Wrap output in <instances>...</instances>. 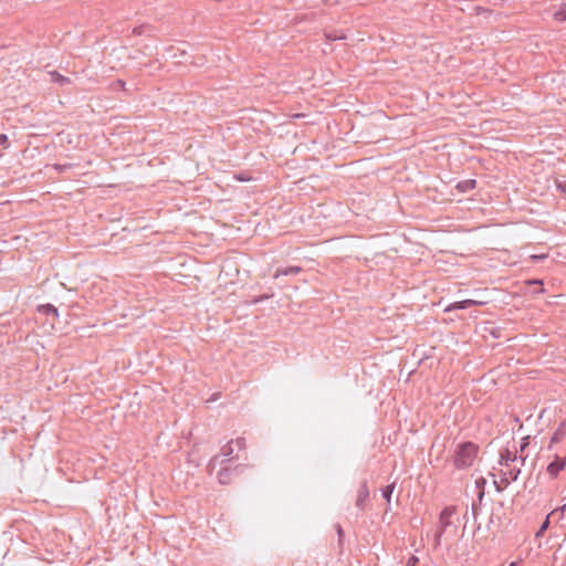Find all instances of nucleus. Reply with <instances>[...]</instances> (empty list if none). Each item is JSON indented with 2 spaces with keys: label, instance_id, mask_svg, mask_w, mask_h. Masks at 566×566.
<instances>
[{
  "label": "nucleus",
  "instance_id": "f257e3e1",
  "mask_svg": "<svg viewBox=\"0 0 566 566\" xmlns=\"http://www.w3.org/2000/svg\"><path fill=\"white\" fill-rule=\"evenodd\" d=\"M479 446L471 441H464L457 446L452 463L457 470H464L473 465L479 453Z\"/></svg>",
  "mask_w": 566,
  "mask_h": 566
},
{
  "label": "nucleus",
  "instance_id": "f03ea898",
  "mask_svg": "<svg viewBox=\"0 0 566 566\" xmlns=\"http://www.w3.org/2000/svg\"><path fill=\"white\" fill-rule=\"evenodd\" d=\"M233 440L229 441L227 444H224L219 454H216L211 458V460L208 463V472L212 474L213 470L218 464L223 465L226 462H230L233 459Z\"/></svg>",
  "mask_w": 566,
  "mask_h": 566
},
{
  "label": "nucleus",
  "instance_id": "7ed1b4c3",
  "mask_svg": "<svg viewBox=\"0 0 566 566\" xmlns=\"http://www.w3.org/2000/svg\"><path fill=\"white\" fill-rule=\"evenodd\" d=\"M455 506H447L439 514L438 531L440 533H448L453 526L452 517L455 515Z\"/></svg>",
  "mask_w": 566,
  "mask_h": 566
},
{
  "label": "nucleus",
  "instance_id": "20e7f679",
  "mask_svg": "<svg viewBox=\"0 0 566 566\" xmlns=\"http://www.w3.org/2000/svg\"><path fill=\"white\" fill-rule=\"evenodd\" d=\"M566 468V455L554 454L553 460L546 467V473L553 480L557 479Z\"/></svg>",
  "mask_w": 566,
  "mask_h": 566
},
{
  "label": "nucleus",
  "instance_id": "39448f33",
  "mask_svg": "<svg viewBox=\"0 0 566 566\" xmlns=\"http://www.w3.org/2000/svg\"><path fill=\"white\" fill-rule=\"evenodd\" d=\"M243 468L244 467L242 464H238L234 468L222 467L217 473L218 482L222 485L230 484L232 482L233 475L241 472Z\"/></svg>",
  "mask_w": 566,
  "mask_h": 566
},
{
  "label": "nucleus",
  "instance_id": "423d86ee",
  "mask_svg": "<svg viewBox=\"0 0 566 566\" xmlns=\"http://www.w3.org/2000/svg\"><path fill=\"white\" fill-rule=\"evenodd\" d=\"M368 499H369L368 483H367V480H364L357 490V495H356V501H355V506L360 513H363L366 510Z\"/></svg>",
  "mask_w": 566,
  "mask_h": 566
},
{
  "label": "nucleus",
  "instance_id": "0eeeda50",
  "mask_svg": "<svg viewBox=\"0 0 566 566\" xmlns=\"http://www.w3.org/2000/svg\"><path fill=\"white\" fill-rule=\"evenodd\" d=\"M566 437V421H563L558 424L553 436L551 437L549 443L547 446L548 450L553 449L554 444L560 443Z\"/></svg>",
  "mask_w": 566,
  "mask_h": 566
},
{
  "label": "nucleus",
  "instance_id": "6e6552de",
  "mask_svg": "<svg viewBox=\"0 0 566 566\" xmlns=\"http://www.w3.org/2000/svg\"><path fill=\"white\" fill-rule=\"evenodd\" d=\"M482 304H484V302H479V301H474V300H463V301L454 302V303L448 305L444 311L451 312V311H455V310H465L471 306L482 305Z\"/></svg>",
  "mask_w": 566,
  "mask_h": 566
},
{
  "label": "nucleus",
  "instance_id": "1a4fd4ad",
  "mask_svg": "<svg viewBox=\"0 0 566 566\" xmlns=\"http://www.w3.org/2000/svg\"><path fill=\"white\" fill-rule=\"evenodd\" d=\"M302 271H303L302 268L296 266V265H292V266H287V268H277L273 276L275 279H277L281 275H296V274L301 273Z\"/></svg>",
  "mask_w": 566,
  "mask_h": 566
},
{
  "label": "nucleus",
  "instance_id": "9d476101",
  "mask_svg": "<svg viewBox=\"0 0 566 566\" xmlns=\"http://www.w3.org/2000/svg\"><path fill=\"white\" fill-rule=\"evenodd\" d=\"M517 459L516 452H512L510 449H505L500 453V464L509 467L510 462H513Z\"/></svg>",
  "mask_w": 566,
  "mask_h": 566
},
{
  "label": "nucleus",
  "instance_id": "9b49d317",
  "mask_svg": "<svg viewBox=\"0 0 566 566\" xmlns=\"http://www.w3.org/2000/svg\"><path fill=\"white\" fill-rule=\"evenodd\" d=\"M38 312L42 313V314H45V315H52L54 317L59 316L57 308L54 305H52V304L39 305Z\"/></svg>",
  "mask_w": 566,
  "mask_h": 566
},
{
  "label": "nucleus",
  "instance_id": "f8f14e48",
  "mask_svg": "<svg viewBox=\"0 0 566 566\" xmlns=\"http://www.w3.org/2000/svg\"><path fill=\"white\" fill-rule=\"evenodd\" d=\"M51 80L53 83H56L60 85H66L71 82L69 77L63 76L62 74H60L56 71L51 72Z\"/></svg>",
  "mask_w": 566,
  "mask_h": 566
},
{
  "label": "nucleus",
  "instance_id": "ddd939ff",
  "mask_svg": "<svg viewBox=\"0 0 566 566\" xmlns=\"http://www.w3.org/2000/svg\"><path fill=\"white\" fill-rule=\"evenodd\" d=\"M475 186H476V181L474 179H468V180L459 182L457 188L460 191H469V190L474 189Z\"/></svg>",
  "mask_w": 566,
  "mask_h": 566
},
{
  "label": "nucleus",
  "instance_id": "4468645a",
  "mask_svg": "<svg viewBox=\"0 0 566 566\" xmlns=\"http://www.w3.org/2000/svg\"><path fill=\"white\" fill-rule=\"evenodd\" d=\"M510 479L506 476V473H503V476L500 481H494V486L497 492L504 491L510 485Z\"/></svg>",
  "mask_w": 566,
  "mask_h": 566
},
{
  "label": "nucleus",
  "instance_id": "2eb2a0df",
  "mask_svg": "<svg viewBox=\"0 0 566 566\" xmlns=\"http://www.w3.org/2000/svg\"><path fill=\"white\" fill-rule=\"evenodd\" d=\"M485 483H486V481H485V479H484V478H479V479L475 481V486H476V489L479 490V494H478L479 503H481V501L483 500Z\"/></svg>",
  "mask_w": 566,
  "mask_h": 566
},
{
  "label": "nucleus",
  "instance_id": "dca6fc26",
  "mask_svg": "<svg viewBox=\"0 0 566 566\" xmlns=\"http://www.w3.org/2000/svg\"><path fill=\"white\" fill-rule=\"evenodd\" d=\"M395 486H396V483L394 482V483L386 485L385 488L381 489V495L388 503L390 502Z\"/></svg>",
  "mask_w": 566,
  "mask_h": 566
},
{
  "label": "nucleus",
  "instance_id": "f3484780",
  "mask_svg": "<svg viewBox=\"0 0 566 566\" xmlns=\"http://www.w3.org/2000/svg\"><path fill=\"white\" fill-rule=\"evenodd\" d=\"M554 19L558 22L566 21V3L562 4L560 8L554 13Z\"/></svg>",
  "mask_w": 566,
  "mask_h": 566
},
{
  "label": "nucleus",
  "instance_id": "a211bd4d",
  "mask_svg": "<svg viewBox=\"0 0 566 566\" xmlns=\"http://www.w3.org/2000/svg\"><path fill=\"white\" fill-rule=\"evenodd\" d=\"M506 473V476L510 479V482L512 481H516L520 473H521V469H517V468H513V469H510Z\"/></svg>",
  "mask_w": 566,
  "mask_h": 566
},
{
  "label": "nucleus",
  "instance_id": "6ab92c4d",
  "mask_svg": "<svg viewBox=\"0 0 566 566\" xmlns=\"http://www.w3.org/2000/svg\"><path fill=\"white\" fill-rule=\"evenodd\" d=\"M549 526V515L545 518V521L543 522V524L541 525V527L538 528L537 533H536V536H542L546 530L548 528Z\"/></svg>",
  "mask_w": 566,
  "mask_h": 566
},
{
  "label": "nucleus",
  "instance_id": "aec40b11",
  "mask_svg": "<svg viewBox=\"0 0 566 566\" xmlns=\"http://www.w3.org/2000/svg\"><path fill=\"white\" fill-rule=\"evenodd\" d=\"M233 446H235L238 450L245 449V439L242 437L237 438L235 440H233Z\"/></svg>",
  "mask_w": 566,
  "mask_h": 566
},
{
  "label": "nucleus",
  "instance_id": "412c9836",
  "mask_svg": "<svg viewBox=\"0 0 566 566\" xmlns=\"http://www.w3.org/2000/svg\"><path fill=\"white\" fill-rule=\"evenodd\" d=\"M444 533H440V531H436L434 534V541H433V547L437 549L441 545V538Z\"/></svg>",
  "mask_w": 566,
  "mask_h": 566
},
{
  "label": "nucleus",
  "instance_id": "4be33fe9",
  "mask_svg": "<svg viewBox=\"0 0 566 566\" xmlns=\"http://www.w3.org/2000/svg\"><path fill=\"white\" fill-rule=\"evenodd\" d=\"M555 185L562 193H566V180L556 179Z\"/></svg>",
  "mask_w": 566,
  "mask_h": 566
},
{
  "label": "nucleus",
  "instance_id": "5701e85b",
  "mask_svg": "<svg viewBox=\"0 0 566 566\" xmlns=\"http://www.w3.org/2000/svg\"><path fill=\"white\" fill-rule=\"evenodd\" d=\"M527 284L543 286V281L542 280H537V279L528 280ZM543 291H544V289L541 287L537 292H543Z\"/></svg>",
  "mask_w": 566,
  "mask_h": 566
},
{
  "label": "nucleus",
  "instance_id": "b1692460",
  "mask_svg": "<svg viewBox=\"0 0 566 566\" xmlns=\"http://www.w3.org/2000/svg\"><path fill=\"white\" fill-rule=\"evenodd\" d=\"M418 563H419V558L415 555H412L411 557H409V559L407 560V564L406 566H418Z\"/></svg>",
  "mask_w": 566,
  "mask_h": 566
},
{
  "label": "nucleus",
  "instance_id": "393cba45",
  "mask_svg": "<svg viewBox=\"0 0 566 566\" xmlns=\"http://www.w3.org/2000/svg\"><path fill=\"white\" fill-rule=\"evenodd\" d=\"M546 258H547V254H532V255L530 256V259H531V260L536 261V262H538V261H543V260H545Z\"/></svg>",
  "mask_w": 566,
  "mask_h": 566
},
{
  "label": "nucleus",
  "instance_id": "a878e982",
  "mask_svg": "<svg viewBox=\"0 0 566 566\" xmlns=\"http://www.w3.org/2000/svg\"><path fill=\"white\" fill-rule=\"evenodd\" d=\"M336 531H337V535H338V542H339V544H342L343 537H344V531L339 524L336 525Z\"/></svg>",
  "mask_w": 566,
  "mask_h": 566
},
{
  "label": "nucleus",
  "instance_id": "bb28decb",
  "mask_svg": "<svg viewBox=\"0 0 566 566\" xmlns=\"http://www.w3.org/2000/svg\"><path fill=\"white\" fill-rule=\"evenodd\" d=\"M528 440H530V437H524V438L522 439V442H521V446H520V450H521V452H523V451H524V449L530 444V441H528Z\"/></svg>",
  "mask_w": 566,
  "mask_h": 566
},
{
  "label": "nucleus",
  "instance_id": "cd10ccee",
  "mask_svg": "<svg viewBox=\"0 0 566 566\" xmlns=\"http://www.w3.org/2000/svg\"><path fill=\"white\" fill-rule=\"evenodd\" d=\"M326 38L329 40V41H335L337 39H343L344 36H337V35H334V34H331V33H326L325 34Z\"/></svg>",
  "mask_w": 566,
  "mask_h": 566
},
{
  "label": "nucleus",
  "instance_id": "c85d7f7f",
  "mask_svg": "<svg viewBox=\"0 0 566 566\" xmlns=\"http://www.w3.org/2000/svg\"><path fill=\"white\" fill-rule=\"evenodd\" d=\"M8 143V136L6 134H0V146Z\"/></svg>",
  "mask_w": 566,
  "mask_h": 566
},
{
  "label": "nucleus",
  "instance_id": "c756f323",
  "mask_svg": "<svg viewBox=\"0 0 566 566\" xmlns=\"http://www.w3.org/2000/svg\"><path fill=\"white\" fill-rule=\"evenodd\" d=\"M271 296L272 295H261V296H259L258 298L254 300V303H260V302H262L264 300L270 298Z\"/></svg>",
  "mask_w": 566,
  "mask_h": 566
},
{
  "label": "nucleus",
  "instance_id": "7c9ffc66",
  "mask_svg": "<svg viewBox=\"0 0 566 566\" xmlns=\"http://www.w3.org/2000/svg\"><path fill=\"white\" fill-rule=\"evenodd\" d=\"M478 510H479V504H478V503H475V502H473V503H472V513H473L474 517H475V516H476V514H478Z\"/></svg>",
  "mask_w": 566,
  "mask_h": 566
},
{
  "label": "nucleus",
  "instance_id": "2f4dec72",
  "mask_svg": "<svg viewBox=\"0 0 566 566\" xmlns=\"http://www.w3.org/2000/svg\"><path fill=\"white\" fill-rule=\"evenodd\" d=\"M564 510H565V505H563V506H560V507L556 509V510H555V512H556V511L564 512ZM553 513H554V511H553L551 514H553Z\"/></svg>",
  "mask_w": 566,
  "mask_h": 566
},
{
  "label": "nucleus",
  "instance_id": "473e14b6",
  "mask_svg": "<svg viewBox=\"0 0 566 566\" xmlns=\"http://www.w3.org/2000/svg\"><path fill=\"white\" fill-rule=\"evenodd\" d=\"M116 83L118 84V86H122V87L125 86V83L123 81H120V80H118Z\"/></svg>",
  "mask_w": 566,
  "mask_h": 566
},
{
  "label": "nucleus",
  "instance_id": "72a5a7b5",
  "mask_svg": "<svg viewBox=\"0 0 566 566\" xmlns=\"http://www.w3.org/2000/svg\"><path fill=\"white\" fill-rule=\"evenodd\" d=\"M56 169H59L60 171L63 170V167L62 166H55Z\"/></svg>",
  "mask_w": 566,
  "mask_h": 566
},
{
  "label": "nucleus",
  "instance_id": "f704fd0d",
  "mask_svg": "<svg viewBox=\"0 0 566 566\" xmlns=\"http://www.w3.org/2000/svg\"><path fill=\"white\" fill-rule=\"evenodd\" d=\"M522 464L525 462V457H521Z\"/></svg>",
  "mask_w": 566,
  "mask_h": 566
},
{
  "label": "nucleus",
  "instance_id": "c9c22d12",
  "mask_svg": "<svg viewBox=\"0 0 566 566\" xmlns=\"http://www.w3.org/2000/svg\"><path fill=\"white\" fill-rule=\"evenodd\" d=\"M510 566H517L515 562L511 563Z\"/></svg>",
  "mask_w": 566,
  "mask_h": 566
}]
</instances>
